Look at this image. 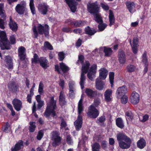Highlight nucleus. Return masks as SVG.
Returning <instances> with one entry per match:
<instances>
[{
    "instance_id": "a19ab883",
    "label": "nucleus",
    "mask_w": 151,
    "mask_h": 151,
    "mask_svg": "<svg viewBox=\"0 0 151 151\" xmlns=\"http://www.w3.org/2000/svg\"><path fill=\"white\" fill-rule=\"evenodd\" d=\"M34 0H30L29 6L31 11V12L33 15L36 14L35 8L34 6Z\"/></svg>"
},
{
    "instance_id": "4be33fe9",
    "label": "nucleus",
    "mask_w": 151,
    "mask_h": 151,
    "mask_svg": "<svg viewBox=\"0 0 151 151\" xmlns=\"http://www.w3.org/2000/svg\"><path fill=\"white\" fill-rule=\"evenodd\" d=\"M5 61L8 69H12L13 68L12 59L9 56H6L5 57Z\"/></svg>"
},
{
    "instance_id": "bb28decb",
    "label": "nucleus",
    "mask_w": 151,
    "mask_h": 151,
    "mask_svg": "<svg viewBox=\"0 0 151 151\" xmlns=\"http://www.w3.org/2000/svg\"><path fill=\"white\" fill-rule=\"evenodd\" d=\"M84 31L85 34L90 36L93 35L97 32L93 28L91 29L89 26L85 27Z\"/></svg>"
},
{
    "instance_id": "2f4dec72",
    "label": "nucleus",
    "mask_w": 151,
    "mask_h": 151,
    "mask_svg": "<svg viewBox=\"0 0 151 151\" xmlns=\"http://www.w3.org/2000/svg\"><path fill=\"white\" fill-rule=\"evenodd\" d=\"M103 52L105 53V56L109 57L112 54L113 50L110 47H107L104 46V47Z\"/></svg>"
},
{
    "instance_id": "393cba45",
    "label": "nucleus",
    "mask_w": 151,
    "mask_h": 151,
    "mask_svg": "<svg viewBox=\"0 0 151 151\" xmlns=\"http://www.w3.org/2000/svg\"><path fill=\"white\" fill-rule=\"evenodd\" d=\"M53 142L52 143V145L53 147H56L59 146L61 143V138L59 136L56 135L53 136Z\"/></svg>"
},
{
    "instance_id": "9d476101",
    "label": "nucleus",
    "mask_w": 151,
    "mask_h": 151,
    "mask_svg": "<svg viewBox=\"0 0 151 151\" xmlns=\"http://www.w3.org/2000/svg\"><path fill=\"white\" fill-rule=\"evenodd\" d=\"M139 94L135 91L133 92L131 95L130 99L131 103L133 104L136 105L139 102Z\"/></svg>"
},
{
    "instance_id": "dca6fc26",
    "label": "nucleus",
    "mask_w": 151,
    "mask_h": 151,
    "mask_svg": "<svg viewBox=\"0 0 151 151\" xmlns=\"http://www.w3.org/2000/svg\"><path fill=\"white\" fill-rule=\"evenodd\" d=\"M125 4L129 12L131 13H133L135 11L134 3L132 1H127Z\"/></svg>"
},
{
    "instance_id": "0eeeda50",
    "label": "nucleus",
    "mask_w": 151,
    "mask_h": 151,
    "mask_svg": "<svg viewBox=\"0 0 151 151\" xmlns=\"http://www.w3.org/2000/svg\"><path fill=\"white\" fill-rule=\"evenodd\" d=\"M48 7L49 6L46 3H41L38 4V9L41 14L45 15L47 12Z\"/></svg>"
},
{
    "instance_id": "f704fd0d",
    "label": "nucleus",
    "mask_w": 151,
    "mask_h": 151,
    "mask_svg": "<svg viewBox=\"0 0 151 151\" xmlns=\"http://www.w3.org/2000/svg\"><path fill=\"white\" fill-rule=\"evenodd\" d=\"M60 68L64 73H66L69 70V68L63 62L60 63Z\"/></svg>"
},
{
    "instance_id": "412c9836",
    "label": "nucleus",
    "mask_w": 151,
    "mask_h": 151,
    "mask_svg": "<svg viewBox=\"0 0 151 151\" xmlns=\"http://www.w3.org/2000/svg\"><path fill=\"white\" fill-rule=\"evenodd\" d=\"M56 109L53 108L48 110H45L44 114V116L46 118L49 117L51 114L53 117L57 116L56 114L55 111Z\"/></svg>"
},
{
    "instance_id": "a18cd8bd",
    "label": "nucleus",
    "mask_w": 151,
    "mask_h": 151,
    "mask_svg": "<svg viewBox=\"0 0 151 151\" xmlns=\"http://www.w3.org/2000/svg\"><path fill=\"white\" fill-rule=\"evenodd\" d=\"M106 120V118L105 116H101L98 118L97 119L96 123L98 124L101 123V126H102V124L105 122Z\"/></svg>"
},
{
    "instance_id": "a211bd4d",
    "label": "nucleus",
    "mask_w": 151,
    "mask_h": 151,
    "mask_svg": "<svg viewBox=\"0 0 151 151\" xmlns=\"http://www.w3.org/2000/svg\"><path fill=\"white\" fill-rule=\"evenodd\" d=\"M0 47L2 50H9L10 49V45L9 41H0Z\"/></svg>"
},
{
    "instance_id": "774afa93",
    "label": "nucleus",
    "mask_w": 151,
    "mask_h": 151,
    "mask_svg": "<svg viewBox=\"0 0 151 151\" xmlns=\"http://www.w3.org/2000/svg\"><path fill=\"white\" fill-rule=\"evenodd\" d=\"M37 102L38 103L37 109H40L43 106L44 102L42 100Z\"/></svg>"
},
{
    "instance_id": "a878e982",
    "label": "nucleus",
    "mask_w": 151,
    "mask_h": 151,
    "mask_svg": "<svg viewBox=\"0 0 151 151\" xmlns=\"http://www.w3.org/2000/svg\"><path fill=\"white\" fill-rule=\"evenodd\" d=\"M137 147L139 149H142L144 148L146 145L145 140L143 138H140L137 142Z\"/></svg>"
},
{
    "instance_id": "13d9d810",
    "label": "nucleus",
    "mask_w": 151,
    "mask_h": 151,
    "mask_svg": "<svg viewBox=\"0 0 151 151\" xmlns=\"http://www.w3.org/2000/svg\"><path fill=\"white\" fill-rule=\"evenodd\" d=\"M44 46L45 47L48 49L49 50H53V47L51 44L48 42H45Z\"/></svg>"
},
{
    "instance_id": "680f3d73",
    "label": "nucleus",
    "mask_w": 151,
    "mask_h": 151,
    "mask_svg": "<svg viewBox=\"0 0 151 151\" xmlns=\"http://www.w3.org/2000/svg\"><path fill=\"white\" fill-rule=\"evenodd\" d=\"M26 49L24 47L21 46L19 47L18 50V54L22 55V54L25 53Z\"/></svg>"
},
{
    "instance_id": "7c9ffc66",
    "label": "nucleus",
    "mask_w": 151,
    "mask_h": 151,
    "mask_svg": "<svg viewBox=\"0 0 151 151\" xmlns=\"http://www.w3.org/2000/svg\"><path fill=\"white\" fill-rule=\"evenodd\" d=\"M116 124L118 127L121 129H123L124 127L123 120L121 117H118L116 119Z\"/></svg>"
},
{
    "instance_id": "37998d69",
    "label": "nucleus",
    "mask_w": 151,
    "mask_h": 151,
    "mask_svg": "<svg viewBox=\"0 0 151 151\" xmlns=\"http://www.w3.org/2000/svg\"><path fill=\"white\" fill-rule=\"evenodd\" d=\"M100 145L99 143L94 142L92 146V151H100Z\"/></svg>"
},
{
    "instance_id": "58836bf2",
    "label": "nucleus",
    "mask_w": 151,
    "mask_h": 151,
    "mask_svg": "<svg viewBox=\"0 0 151 151\" xmlns=\"http://www.w3.org/2000/svg\"><path fill=\"white\" fill-rule=\"evenodd\" d=\"M85 79L86 77L84 74L83 73H81L80 83L82 89H83L84 87V84Z\"/></svg>"
},
{
    "instance_id": "f03ea898",
    "label": "nucleus",
    "mask_w": 151,
    "mask_h": 151,
    "mask_svg": "<svg viewBox=\"0 0 151 151\" xmlns=\"http://www.w3.org/2000/svg\"><path fill=\"white\" fill-rule=\"evenodd\" d=\"M49 26L47 24H45L43 26L41 24H38L37 26L38 31L35 27L33 28L34 37L37 38L38 36V34L40 35L44 34L45 37L48 36L49 35Z\"/></svg>"
},
{
    "instance_id": "ea45409f",
    "label": "nucleus",
    "mask_w": 151,
    "mask_h": 151,
    "mask_svg": "<svg viewBox=\"0 0 151 151\" xmlns=\"http://www.w3.org/2000/svg\"><path fill=\"white\" fill-rule=\"evenodd\" d=\"M40 60V57L39 58L38 55L36 53H35L33 58L32 59V64H37L39 63Z\"/></svg>"
},
{
    "instance_id": "8fccbe9b",
    "label": "nucleus",
    "mask_w": 151,
    "mask_h": 151,
    "mask_svg": "<svg viewBox=\"0 0 151 151\" xmlns=\"http://www.w3.org/2000/svg\"><path fill=\"white\" fill-rule=\"evenodd\" d=\"M107 25L105 23H101L98 25V27L100 31H103L107 27Z\"/></svg>"
},
{
    "instance_id": "338daca9",
    "label": "nucleus",
    "mask_w": 151,
    "mask_h": 151,
    "mask_svg": "<svg viewBox=\"0 0 151 151\" xmlns=\"http://www.w3.org/2000/svg\"><path fill=\"white\" fill-rule=\"evenodd\" d=\"M97 65L96 64H93L92 65L89 71L90 72H92L93 73H94L96 72V70L97 69Z\"/></svg>"
},
{
    "instance_id": "c9c22d12",
    "label": "nucleus",
    "mask_w": 151,
    "mask_h": 151,
    "mask_svg": "<svg viewBox=\"0 0 151 151\" xmlns=\"http://www.w3.org/2000/svg\"><path fill=\"white\" fill-rule=\"evenodd\" d=\"M114 72H111L109 73V79L111 88H112L114 86Z\"/></svg>"
},
{
    "instance_id": "f257e3e1",
    "label": "nucleus",
    "mask_w": 151,
    "mask_h": 151,
    "mask_svg": "<svg viewBox=\"0 0 151 151\" xmlns=\"http://www.w3.org/2000/svg\"><path fill=\"white\" fill-rule=\"evenodd\" d=\"M117 140L119 147L122 149H127L130 148L132 142L131 139L123 132L118 133L116 135Z\"/></svg>"
},
{
    "instance_id": "6e6d98bb",
    "label": "nucleus",
    "mask_w": 151,
    "mask_h": 151,
    "mask_svg": "<svg viewBox=\"0 0 151 151\" xmlns=\"http://www.w3.org/2000/svg\"><path fill=\"white\" fill-rule=\"evenodd\" d=\"M59 118L61 119L60 128L62 129L65 127L67 126V124L66 122L62 116H60Z\"/></svg>"
},
{
    "instance_id": "f8f14e48",
    "label": "nucleus",
    "mask_w": 151,
    "mask_h": 151,
    "mask_svg": "<svg viewBox=\"0 0 151 151\" xmlns=\"http://www.w3.org/2000/svg\"><path fill=\"white\" fill-rule=\"evenodd\" d=\"M12 104L14 109L17 111H20L22 107V102L17 99H14L12 100Z\"/></svg>"
},
{
    "instance_id": "6e6552de",
    "label": "nucleus",
    "mask_w": 151,
    "mask_h": 151,
    "mask_svg": "<svg viewBox=\"0 0 151 151\" xmlns=\"http://www.w3.org/2000/svg\"><path fill=\"white\" fill-rule=\"evenodd\" d=\"M19 86L14 81L9 82L7 84V87L9 91L12 93H16L19 91Z\"/></svg>"
},
{
    "instance_id": "79ce46f5",
    "label": "nucleus",
    "mask_w": 151,
    "mask_h": 151,
    "mask_svg": "<svg viewBox=\"0 0 151 151\" xmlns=\"http://www.w3.org/2000/svg\"><path fill=\"white\" fill-rule=\"evenodd\" d=\"M30 126L29 127V130L30 132H33L36 127L35 122H30L29 123Z\"/></svg>"
},
{
    "instance_id": "72a5a7b5",
    "label": "nucleus",
    "mask_w": 151,
    "mask_h": 151,
    "mask_svg": "<svg viewBox=\"0 0 151 151\" xmlns=\"http://www.w3.org/2000/svg\"><path fill=\"white\" fill-rule=\"evenodd\" d=\"M125 115L126 116V119L127 122L128 121H131L134 118V115L132 111H128L125 113Z\"/></svg>"
},
{
    "instance_id": "c03bdc74",
    "label": "nucleus",
    "mask_w": 151,
    "mask_h": 151,
    "mask_svg": "<svg viewBox=\"0 0 151 151\" xmlns=\"http://www.w3.org/2000/svg\"><path fill=\"white\" fill-rule=\"evenodd\" d=\"M0 41L7 40L8 39L5 32L0 30Z\"/></svg>"
},
{
    "instance_id": "603ef678",
    "label": "nucleus",
    "mask_w": 151,
    "mask_h": 151,
    "mask_svg": "<svg viewBox=\"0 0 151 151\" xmlns=\"http://www.w3.org/2000/svg\"><path fill=\"white\" fill-rule=\"evenodd\" d=\"M66 141L68 144L69 145H71L73 143V139L71 135H67L66 137Z\"/></svg>"
},
{
    "instance_id": "423d86ee",
    "label": "nucleus",
    "mask_w": 151,
    "mask_h": 151,
    "mask_svg": "<svg viewBox=\"0 0 151 151\" xmlns=\"http://www.w3.org/2000/svg\"><path fill=\"white\" fill-rule=\"evenodd\" d=\"M26 3L22 1L21 4H18L16 6L15 10L16 12L20 15L24 14L25 9Z\"/></svg>"
},
{
    "instance_id": "de8ad7c7",
    "label": "nucleus",
    "mask_w": 151,
    "mask_h": 151,
    "mask_svg": "<svg viewBox=\"0 0 151 151\" xmlns=\"http://www.w3.org/2000/svg\"><path fill=\"white\" fill-rule=\"evenodd\" d=\"M142 62L145 64H148V59L147 57V52L146 51L144 52L143 54L142 55Z\"/></svg>"
},
{
    "instance_id": "49530a36",
    "label": "nucleus",
    "mask_w": 151,
    "mask_h": 151,
    "mask_svg": "<svg viewBox=\"0 0 151 151\" xmlns=\"http://www.w3.org/2000/svg\"><path fill=\"white\" fill-rule=\"evenodd\" d=\"M10 125L8 122H7L5 125L2 126V130L4 132L6 133H8L10 131Z\"/></svg>"
},
{
    "instance_id": "473e14b6",
    "label": "nucleus",
    "mask_w": 151,
    "mask_h": 151,
    "mask_svg": "<svg viewBox=\"0 0 151 151\" xmlns=\"http://www.w3.org/2000/svg\"><path fill=\"white\" fill-rule=\"evenodd\" d=\"M90 66V63L87 60L85 63L82 65V73H86L88 71Z\"/></svg>"
},
{
    "instance_id": "5fc2aeb1",
    "label": "nucleus",
    "mask_w": 151,
    "mask_h": 151,
    "mask_svg": "<svg viewBox=\"0 0 151 151\" xmlns=\"http://www.w3.org/2000/svg\"><path fill=\"white\" fill-rule=\"evenodd\" d=\"M58 56V60L60 61H63L65 58V54L63 52H59Z\"/></svg>"
},
{
    "instance_id": "4c0bfd02",
    "label": "nucleus",
    "mask_w": 151,
    "mask_h": 151,
    "mask_svg": "<svg viewBox=\"0 0 151 151\" xmlns=\"http://www.w3.org/2000/svg\"><path fill=\"white\" fill-rule=\"evenodd\" d=\"M86 22L82 20H77L75 21V27H82L86 24Z\"/></svg>"
},
{
    "instance_id": "aec40b11",
    "label": "nucleus",
    "mask_w": 151,
    "mask_h": 151,
    "mask_svg": "<svg viewBox=\"0 0 151 151\" xmlns=\"http://www.w3.org/2000/svg\"><path fill=\"white\" fill-rule=\"evenodd\" d=\"M85 92L87 96L90 98L94 97L97 95V91H93L90 88H86Z\"/></svg>"
},
{
    "instance_id": "c756f323",
    "label": "nucleus",
    "mask_w": 151,
    "mask_h": 151,
    "mask_svg": "<svg viewBox=\"0 0 151 151\" xmlns=\"http://www.w3.org/2000/svg\"><path fill=\"white\" fill-rule=\"evenodd\" d=\"M109 25L111 27L114 24L115 19L113 12L111 10H109Z\"/></svg>"
},
{
    "instance_id": "e2e57ef3",
    "label": "nucleus",
    "mask_w": 151,
    "mask_h": 151,
    "mask_svg": "<svg viewBox=\"0 0 151 151\" xmlns=\"http://www.w3.org/2000/svg\"><path fill=\"white\" fill-rule=\"evenodd\" d=\"M120 99H121V102L122 104H125L127 102L128 98L127 96L126 95L122 96Z\"/></svg>"
},
{
    "instance_id": "f3484780",
    "label": "nucleus",
    "mask_w": 151,
    "mask_h": 151,
    "mask_svg": "<svg viewBox=\"0 0 151 151\" xmlns=\"http://www.w3.org/2000/svg\"><path fill=\"white\" fill-rule=\"evenodd\" d=\"M23 148V142L22 140H19L15 145L14 147L11 148V151H18Z\"/></svg>"
},
{
    "instance_id": "2eb2a0df",
    "label": "nucleus",
    "mask_w": 151,
    "mask_h": 151,
    "mask_svg": "<svg viewBox=\"0 0 151 151\" xmlns=\"http://www.w3.org/2000/svg\"><path fill=\"white\" fill-rule=\"evenodd\" d=\"M56 101L54 100V97L53 96L50 97L49 101L47 103L46 110L56 108Z\"/></svg>"
},
{
    "instance_id": "5701e85b",
    "label": "nucleus",
    "mask_w": 151,
    "mask_h": 151,
    "mask_svg": "<svg viewBox=\"0 0 151 151\" xmlns=\"http://www.w3.org/2000/svg\"><path fill=\"white\" fill-rule=\"evenodd\" d=\"M9 25L10 29L13 32H16L17 31L18 28L17 24L15 22L12 20L11 17L10 18V22H9Z\"/></svg>"
},
{
    "instance_id": "c85d7f7f",
    "label": "nucleus",
    "mask_w": 151,
    "mask_h": 151,
    "mask_svg": "<svg viewBox=\"0 0 151 151\" xmlns=\"http://www.w3.org/2000/svg\"><path fill=\"white\" fill-rule=\"evenodd\" d=\"M104 82L100 79L97 78L96 81V88L99 90H102L104 88Z\"/></svg>"
},
{
    "instance_id": "864d4df0",
    "label": "nucleus",
    "mask_w": 151,
    "mask_h": 151,
    "mask_svg": "<svg viewBox=\"0 0 151 151\" xmlns=\"http://www.w3.org/2000/svg\"><path fill=\"white\" fill-rule=\"evenodd\" d=\"M4 8V6L3 5L1 9H0V16L1 18L3 19H5L6 15Z\"/></svg>"
},
{
    "instance_id": "052dcab7",
    "label": "nucleus",
    "mask_w": 151,
    "mask_h": 151,
    "mask_svg": "<svg viewBox=\"0 0 151 151\" xmlns=\"http://www.w3.org/2000/svg\"><path fill=\"white\" fill-rule=\"evenodd\" d=\"M44 135L43 131L42 130H40L37 136V138L38 140H40Z\"/></svg>"
},
{
    "instance_id": "69168bd1",
    "label": "nucleus",
    "mask_w": 151,
    "mask_h": 151,
    "mask_svg": "<svg viewBox=\"0 0 151 151\" xmlns=\"http://www.w3.org/2000/svg\"><path fill=\"white\" fill-rule=\"evenodd\" d=\"M44 85L41 82L39 84L38 90V92L40 94H42L43 93Z\"/></svg>"
},
{
    "instance_id": "3c124183",
    "label": "nucleus",
    "mask_w": 151,
    "mask_h": 151,
    "mask_svg": "<svg viewBox=\"0 0 151 151\" xmlns=\"http://www.w3.org/2000/svg\"><path fill=\"white\" fill-rule=\"evenodd\" d=\"M9 43L11 45H14L16 44V39L14 35H12L9 37Z\"/></svg>"
},
{
    "instance_id": "1a4fd4ad",
    "label": "nucleus",
    "mask_w": 151,
    "mask_h": 151,
    "mask_svg": "<svg viewBox=\"0 0 151 151\" xmlns=\"http://www.w3.org/2000/svg\"><path fill=\"white\" fill-rule=\"evenodd\" d=\"M65 1L70 8L71 11L74 13L77 9L78 2L75 0H65Z\"/></svg>"
},
{
    "instance_id": "9b49d317",
    "label": "nucleus",
    "mask_w": 151,
    "mask_h": 151,
    "mask_svg": "<svg viewBox=\"0 0 151 151\" xmlns=\"http://www.w3.org/2000/svg\"><path fill=\"white\" fill-rule=\"evenodd\" d=\"M118 57L119 63L121 64H124L126 61V59L125 52L122 49L119 50Z\"/></svg>"
},
{
    "instance_id": "ddd939ff",
    "label": "nucleus",
    "mask_w": 151,
    "mask_h": 151,
    "mask_svg": "<svg viewBox=\"0 0 151 151\" xmlns=\"http://www.w3.org/2000/svg\"><path fill=\"white\" fill-rule=\"evenodd\" d=\"M83 124V117L81 115H78L77 119L74 122L76 129L77 131H79Z\"/></svg>"
},
{
    "instance_id": "0e129e2a",
    "label": "nucleus",
    "mask_w": 151,
    "mask_h": 151,
    "mask_svg": "<svg viewBox=\"0 0 151 151\" xmlns=\"http://www.w3.org/2000/svg\"><path fill=\"white\" fill-rule=\"evenodd\" d=\"M100 102V100L99 99L97 98L95 99L94 101L93 105H92L96 108V107H98Z\"/></svg>"
},
{
    "instance_id": "7ed1b4c3",
    "label": "nucleus",
    "mask_w": 151,
    "mask_h": 151,
    "mask_svg": "<svg viewBox=\"0 0 151 151\" xmlns=\"http://www.w3.org/2000/svg\"><path fill=\"white\" fill-rule=\"evenodd\" d=\"M87 9L88 12L93 15L99 13V8L95 2L88 4Z\"/></svg>"
},
{
    "instance_id": "e433bc0d",
    "label": "nucleus",
    "mask_w": 151,
    "mask_h": 151,
    "mask_svg": "<svg viewBox=\"0 0 151 151\" xmlns=\"http://www.w3.org/2000/svg\"><path fill=\"white\" fill-rule=\"evenodd\" d=\"M95 21L99 24L103 22V20L101 16V15L99 13L93 15Z\"/></svg>"
},
{
    "instance_id": "39448f33",
    "label": "nucleus",
    "mask_w": 151,
    "mask_h": 151,
    "mask_svg": "<svg viewBox=\"0 0 151 151\" xmlns=\"http://www.w3.org/2000/svg\"><path fill=\"white\" fill-rule=\"evenodd\" d=\"M127 91V88L126 86L124 85L122 86L119 87L116 90V96L117 99H120L122 96L125 95Z\"/></svg>"
},
{
    "instance_id": "b1692460",
    "label": "nucleus",
    "mask_w": 151,
    "mask_h": 151,
    "mask_svg": "<svg viewBox=\"0 0 151 151\" xmlns=\"http://www.w3.org/2000/svg\"><path fill=\"white\" fill-rule=\"evenodd\" d=\"M112 91L110 89H108L106 90L104 93V96L105 101L107 102H110L111 100V96Z\"/></svg>"
},
{
    "instance_id": "bf43d9fd",
    "label": "nucleus",
    "mask_w": 151,
    "mask_h": 151,
    "mask_svg": "<svg viewBox=\"0 0 151 151\" xmlns=\"http://www.w3.org/2000/svg\"><path fill=\"white\" fill-rule=\"evenodd\" d=\"M108 143L106 140H102L101 142V146L103 150H106L108 147Z\"/></svg>"
},
{
    "instance_id": "6ab92c4d",
    "label": "nucleus",
    "mask_w": 151,
    "mask_h": 151,
    "mask_svg": "<svg viewBox=\"0 0 151 151\" xmlns=\"http://www.w3.org/2000/svg\"><path fill=\"white\" fill-rule=\"evenodd\" d=\"M39 63L44 69H46L49 67L48 61L45 57H41Z\"/></svg>"
},
{
    "instance_id": "4d7b16f0",
    "label": "nucleus",
    "mask_w": 151,
    "mask_h": 151,
    "mask_svg": "<svg viewBox=\"0 0 151 151\" xmlns=\"http://www.w3.org/2000/svg\"><path fill=\"white\" fill-rule=\"evenodd\" d=\"M32 89L31 88L30 91V94H28L27 97V101L30 104L32 103V96L33 94V92H32Z\"/></svg>"
},
{
    "instance_id": "cd10ccee",
    "label": "nucleus",
    "mask_w": 151,
    "mask_h": 151,
    "mask_svg": "<svg viewBox=\"0 0 151 151\" xmlns=\"http://www.w3.org/2000/svg\"><path fill=\"white\" fill-rule=\"evenodd\" d=\"M108 70L105 68H102L100 70L99 77L100 79L104 80L107 75Z\"/></svg>"
},
{
    "instance_id": "20e7f679",
    "label": "nucleus",
    "mask_w": 151,
    "mask_h": 151,
    "mask_svg": "<svg viewBox=\"0 0 151 151\" xmlns=\"http://www.w3.org/2000/svg\"><path fill=\"white\" fill-rule=\"evenodd\" d=\"M89 109L90 111L88 113V115L90 117L95 119L99 115V111L92 105H91L89 106Z\"/></svg>"
},
{
    "instance_id": "09e8293b",
    "label": "nucleus",
    "mask_w": 151,
    "mask_h": 151,
    "mask_svg": "<svg viewBox=\"0 0 151 151\" xmlns=\"http://www.w3.org/2000/svg\"><path fill=\"white\" fill-rule=\"evenodd\" d=\"M135 69V66L131 64L127 65L126 67V69L128 72L131 73L134 71Z\"/></svg>"
},
{
    "instance_id": "4468645a",
    "label": "nucleus",
    "mask_w": 151,
    "mask_h": 151,
    "mask_svg": "<svg viewBox=\"0 0 151 151\" xmlns=\"http://www.w3.org/2000/svg\"><path fill=\"white\" fill-rule=\"evenodd\" d=\"M59 102L60 105L62 107L67 104V102L65 96L63 91L60 92L59 97Z\"/></svg>"
}]
</instances>
